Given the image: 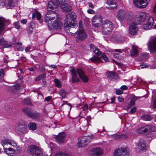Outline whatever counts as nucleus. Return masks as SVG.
Segmentation results:
<instances>
[{
    "mask_svg": "<svg viewBox=\"0 0 156 156\" xmlns=\"http://www.w3.org/2000/svg\"><path fill=\"white\" fill-rule=\"evenodd\" d=\"M52 14H55V16H46L44 17V21L47 24L48 26L50 29L54 28L59 29L63 25L61 21V18L58 17L57 13L52 12Z\"/></svg>",
    "mask_w": 156,
    "mask_h": 156,
    "instance_id": "1",
    "label": "nucleus"
},
{
    "mask_svg": "<svg viewBox=\"0 0 156 156\" xmlns=\"http://www.w3.org/2000/svg\"><path fill=\"white\" fill-rule=\"evenodd\" d=\"M66 18L65 20L64 29L67 33H72L70 32V29L73 28L76 26L77 21L76 15L74 12H71L66 15Z\"/></svg>",
    "mask_w": 156,
    "mask_h": 156,
    "instance_id": "2",
    "label": "nucleus"
},
{
    "mask_svg": "<svg viewBox=\"0 0 156 156\" xmlns=\"http://www.w3.org/2000/svg\"><path fill=\"white\" fill-rule=\"evenodd\" d=\"M72 74V82L73 83H76L79 81L76 75V72L80 77L82 80L83 82H87L88 79V77L86 76L83 71L80 69H77L76 70L73 69L70 70Z\"/></svg>",
    "mask_w": 156,
    "mask_h": 156,
    "instance_id": "3",
    "label": "nucleus"
},
{
    "mask_svg": "<svg viewBox=\"0 0 156 156\" xmlns=\"http://www.w3.org/2000/svg\"><path fill=\"white\" fill-rule=\"evenodd\" d=\"M113 28L112 23L108 20H105L102 26V30L104 34L108 35L110 34Z\"/></svg>",
    "mask_w": 156,
    "mask_h": 156,
    "instance_id": "4",
    "label": "nucleus"
},
{
    "mask_svg": "<svg viewBox=\"0 0 156 156\" xmlns=\"http://www.w3.org/2000/svg\"><path fill=\"white\" fill-rule=\"evenodd\" d=\"M22 111L28 117L35 119H38L40 117V114L39 113L33 111L30 108L26 107L23 108Z\"/></svg>",
    "mask_w": 156,
    "mask_h": 156,
    "instance_id": "5",
    "label": "nucleus"
},
{
    "mask_svg": "<svg viewBox=\"0 0 156 156\" xmlns=\"http://www.w3.org/2000/svg\"><path fill=\"white\" fill-rule=\"evenodd\" d=\"M28 150L33 156H42L43 152L41 149L35 145H31L28 147Z\"/></svg>",
    "mask_w": 156,
    "mask_h": 156,
    "instance_id": "6",
    "label": "nucleus"
},
{
    "mask_svg": "<svg viewBox=\"0 0 156 156\" xmlns=\"http://www.w3.org/2000/svg\"><path fill=\"white\" fill-rule=\"evenodd\" d=\"M16 132L19 134H22L27 132V127L25 123L18 124L15 128Z\"/></svg>",
    "mask_w": 156,
    "mask_h": 156,
    "instance_id": "7",
    "label": "nucleus"
},
{
    "mask_svg": "<svg viewBox=\"0 0 156 156\" xmlns=\"http://www.w3.org/2000/svg\"><path fill=\"white\" fill-rule=\"evenodd\" d=\"M150 0H133L134 5L140 8H145L148 5Z\"/></svg>",
    "mask_w": 156,
    "mask_h": 156,
    "instance_id": "8",
    "label": "nucleus"
},
{
    "mask_svg": "<svg viewBox=\"0 0 156 156\" xmlns=\"http://www.w3.org/2000/svg\"><path fill=\"white\" fill-rule=\"evenodd\" d=\"M148 46L150 52H156V37H153L151 38L148 43Z\"/></svg>",
    "mask_w": 156,
    "mask_h": 156,
    "instance_id": "9",
    "label": "nucleus"
},
{
    "mask_svg": "<svg viewBox=\"0 0 156 156\" xmlns=\"http://www.w3.org/2000/svg\"><path fill=\"white\" fill-rule=\"evenodd\" d=\"M129 153L126 148H122L116 150L113 156H129Z\"/></svg>",
    "mask_w": 156,
    "mask_h": 156,
    "instance_id": "10",
    "label": "nucleus"
},
{
    "mask_svg": "<svg viewBox=\"0 0 156 156\" xmlns=\"http://www.w3.org/2000/svg\"><path fill=\"white\" fill-rule=\"evenodd\" d=\"M90 142V140L87 136H84L81 137L79 139L77 143V147H84L87 145Z\"/></svg>",
    "mask_w": 156,
    "mask_h": 156,
    "instance_id": "11",
    "label": "nucleus"
},
{
    "mask_svg": "<svg viewBox=\"0 0 156 156\" xmlns=\"http://www.w3.org/2000/svg\"><path fill=\"white\" fill-rule=\"evenodd\" d=\"M13 0H0V6L8 9L14 6Z\"/></svg>",
    "mask_w": 156,
    "mask_h": 156,
    "instance_id": "12",
    "label": "nucleus"
},
{
    "mask_svg": "<svg viewBox=\"0 0 156 156\" xmlns=\"http://www.w3.org/2000/svg\"><path fill=\"white\" fill-rule=\"evenodd\" d=\"M102 16L100 15H97L94 16L92 20L93 25L98 28L101 25L102 21Z\"/></svg>",
    "mask_w": 156,
    "mask_h": 156,
    "instance_id": "13",
    "label": "nucleus"
},
{
    "mask_svg": "<svg viewBox=\"0 0 156 156\" xmlns=\"http://www.w3.org/2000/svg\"><path fill=\"white\" fill-rule=\"evenodd\" d=\"M136 25V23L134 22H132L130 25L129 28V32L130 35H133L136 34L138 30Z\"/></svg>",
    "mask_w": 156,
    "mask_h": 156,
    "instance_id": "14",
    "label": "nucleus"
},
{
    "mask_svg": "<svg viewBox=\"0 0 156 156\" xmlns=\"http://www.w3.org/2000/svg\"><path fill=\"white\" fill-rule=\"evenodd\" d=\"M9 23V20H6L3 17H0V34L4 30L5 26Z\"/></svg>",
    "mask_w": 156,
    "mask_h": 156,
    "instance_id": "15",
    "label": "nucleus"
},
{
    "mask_svg": "<svg viewBox=\"0 0 156 156\" xmlns=\"http://www.w3.org/2000/svg\"><path fill=\"white\" fill-rule=\"evenodd\" d=\"M78 34L77 35V39L80 41H82L84 40L87 37V34L84 30H80L77 31Z\"/></svg>",
    "mask_w": 156,
    "mask_h": 156,
    "instance_id": "16",
    "label": "nucleus"
},
{
    "mask_svg": "<svg viewBox=\"0 0 156 156\" xmlns=\"http://www.w3.org/2000/svg\"><path fill=\"white\" fill-rule=\"evenodd\" d=\"M126 12L125 10L122 9L119 10L117 12V19L120 21H122L126 18Z\"/></svg>",
    "mask_w": 156,
    "mask_h": 156,
    "instance_id": "17",
    "label": "nucleus"
},
{
    "mask_svg": "<svg viewBox=\"0 0 156 156\" xmlns=\"http://www.w3.org/2000/svg\"><path fill=\"white\" fill-rule=\"evenodd\" d=\"M58 6H59L56 2L55 0H53L48 2L47 9L48 11H51L57 8Z\"/></svg>",
    "mask_w": 156,
    "mask_h": 156,
    "instance_id": "18",
    "label": "nucleus"
},
{
    "mask_svg": "<svg viewBox=\"0 0 156 156\" xmlns=\"http://www.w3.org/2000/svg\"><path fill=\"white\" fill-rule=\"evenodd\" d=\"M66 135L64 133H59L56 136L55 140L56 141L60 144H62L64 142Z\"/></svg>",
    "mask_w": 156,
    "mask_h": 156,
    "instance_id": "19",
    "label": "nucleus"
},
{
    "mask_svg": "<svg viewBox=\"0 0 156 156\" xmlns=\"http://www.w3.org/2000/svg\"><path fill=\"white\" fill-rule=\"evenodd\" d=\"M103 151L100 148L98 147L93 149L91 151V155L92 156H101L103 154Z\"/></svg>",
    "mask_w": 156,
    "mask_h": 156,
    "instance_id": "20",
    "label": "nucleus"
},
{
    "mask_svg": "<svg viewBox=\"0 0 156 156\" xmlns=\"http://www.w3.org/2000/svg\"><path fill=\"white\" fill-rule=\"evenodd\" d=\"M14 44V43H8V42L5 41L3 38H2L0 40V45L2 46L4 48L11 47Z\"/></svg>",
    "mask_w": 156,
    "mask_h": 156,
    "instance_id": "21",
    "label": "nucleus"
},
{
    "mask_svg": "<svg viewBox=\"0 0 156 156\" xmlns=\"http://www.w3.org/2000/svg\"><path fill=\"white\" fill-rule=\"evenodd\" d=\"M60 109L62 110L63 112L69 114L71 108V107L68 105L63 104L60 107Z\"/></svg>",
    "mask_w": 156,
    "mask_h": 156,
    "instance_id": "22",
    "label": "nucleus"
},
{
    "mask_svg": "<svg viewBox=\"0 0 156 156\" xmlns=\"http://www.w3.org/2000/svg\"><path fill=\"white\" fill-rule=\"evenodd\" d=\"M138 148L141 150H144L146 148V144L144 140L140 139L138 144Z\"/></svg>",
    "mask_w": 156,
    "mask_h": 156,
    "instance_id": "23",
    "label": "nucleus"
},
{
    "mask_svg": "<svg viewBox=\"0 0 156 156\" xmlns=\"http://www.w3.org/2000/svg\"><path fill=\"white\" fill-rule=\"evenodd\" d=\"M62 7V9L63 11L67 12L71 10L72 9V7L69 5L67 4H65L64 2L62 5L60 7Z\"/></svg>",
    "mask_w": 156,
    "mask_h": 156,
    "instance_id": "24",
    "label": "nucleus"
},
{
    "mask_svg": "<svg viewBox=\"0 0 156 156\" xmlns=\"http://www.w3.org/2000/svg\"><path fill=\"white\" fill-rule=\"evenodd\" d=\"M106 3L109 5H115L114 6H110L108 7H107V8L108 9H112L114 8H116L117 7L116 5V2L115 0H107Z\"/></svg>",
    "mask_w": 156,
    "mask_h": 156,
    "instance_id": "25",
    "label": "nucleus"
},
{
    "mask_svg": "<svg viewBox=\"0 0 156 156\" xmlns=\"http://www.w3.org/2000/svg\"><path fill=\"white\" fill-rule=\"evenodd\" d=\"M9 144L11 145L12 146H13V147H17V144L16 143H15L14 141L11 140H10L8 139H5L3 141V144L2 145L3 146H4V145H5V144Z\"/></svg>",
    "mask_w": 156,
    "mask_h": 156,
    "instance_id": "26",
    "label": "nucleus"
},
{
    "mask_svg": "<svg viewBox=\"0 0 156 156\" xmlns=\"http://www.w3.org/2000/svg\"><path fill=\"white\" fill-rule=\"evenodd\" d=\"M152 20L150 19L148 20L147 23L144 24L142 26L143 29L146 30H149L151 28L152 24Z\"/></svg>",
    "mask_w": 156,
    "mask_h": 156,
    "instance_id": "27",
    "label": "nucleus"
},
{
    "mask_svg": "<svg viewBox=\"0 0 156 156\" xmlns=\"http://www.w3.org/2000/svg\"><path fill=\"white\" fill-rule=\"evenodd\" d=\"M90 60L92 62L96 64H98L101 62H102L101 58L96 56H93L92 58H90Z\"/></svg>",
    "mask_w": 156,
    "mask_h": 156,
    "instance_id": "28",
    "label": "nucleus"
},
{
    "mask_svg": "<svg viewBox=\"0 0 156 156\" xmlns=\"http://www.w3.org/2000/svg\"><path fill=\"white\" fill-rule=\"evenodd\" d=\"M138 50L133 45L132 46L131 51H130V55L132 57L136 56L138 55Z\"/></svg>",
    "mask_w": 156,
    "mask_h": 156,
    "instance_id": "29",
    "label": "nucleus"
},
{
    "mask_svg": "<svg viewBox=\"0 0 156 156\" xmlns=\"http://www.w3.org/2000/svg\"><path fill=\"white\" fill-rule=\"evenodd\" d=\"M148 17L146 16L145 13L142 12L140 14L139 17V19L140 21H144L147 19L148 20Z\"/></svg>",
    "mask_w": 156,
    "mask_h": 156,
    "instance_id": "30",
    "label": "nucleus"
},
{
    "mask_svg": "<svg viewBox=\"0 0 156 156\" xmlns=\"http://www.w3.org/2000/svg\"><path fill=\"white\" fill-rule=\"evenodd\" d=\"M118 76V75L113 72H110L108 74V77L110 80H112L115 79Z\"/></svg>",
    "mask_w": 156,
    "mask_h": 156,
    "instance_id": "31",
    "label": "nucleus"
},
{
    "mask_svg": "<svg viewBox=\"0 0 156 156\" xmlns=\"http://www.w3.org/2000/svg\"><path fill=\"white\" fill-rule=\"evenodd\" d=\"M152 127L150 126H147L145 127H143V133H149L153 131V130L152 129Z\"/></svg>",
    "mask_w": 156,
    "mask_h": 156,
    "instance_id": "32",
    "label": "nucleus"
},
{
    "mask_svg": "<svg viewBox=\"0 0 156 156\" xmlns=\"http://www.w3.org/2000/svg\"><path fill=\"white\" fill-rule=\"evenodd\" d=\"M23 104L27 105L30 106L32 105L31 100L28 98H27L24 99L23 102Z\"/></svg>",
    "mask_w": 156,
    "mask_h": 156,
    "instance_id": "33",
    "label": "nucleus"
},
{
    "mask_svg": "<svg viewBox=\"0 0 156 156\" xmlns=\"http://www.w3.org/2000/svg\"><path fill=\"white\" fill-rule=\"evenodd\" d=\"M28 127L30 130H34L37 129V125L35 123L31 122L28 125Z\"/></svg>",
    "mask_w": 156,
    "mask_h": 156,
    "instance_id": "34",
    "label": "nucleus"
},
{
    "mask_svg": "<svg viewBox=\"0 0 156 156\" xmlns=\"http://www.w3.org/2000/svg\"><path fill=\"white\" fill-rule=\"evenodd\" d=\"M141 119L145 121H150L152 119V117L151 115H145L141 117Z\"/></svg>",
    "mask_w": 156,
    "mask_h": 156,
    "instance_id": "35",
    "label": "nucleus"
},
{
    "mask_svg": "<svg viewBox=\"0 0 156 156\" xmlns=\"http://www.w3.org/2000/svg\"><path fill=\"white\" fill-rule=\"evenodd\" d=\"M46 73H44L38 76L36 78L35 80L37 81H39V80L44 79L46 77Z\"/></svg>",
    "mask_w": 156,
    "mask_h": 156,
    "instance_id": "36",
    "label": "nucleus"
},
{
    "mask_svg": "<svg viewBox=\"0 0 156 156\" xmlns=\"http://www.w3.org/2000/svg\"><path fill=\"white\" fill-rule=\"evenodd\" d=\"M93 51L97 55H100L101 54V52L99 51V49L95 47L93 48Z\"/></svg>",
    "mask_w": 156,
    "mask_h": 156,
    "instance_id": "37",
    "label": "nucleus"
},
{
    "mask_svg": "<svg viewBox=\"0 0 156 156\" xmlns=\"http://www.w3.org/2000/svg\"><path fill=\"white\" fill-rule=\"evenodd\" d=\"M54 81L55 83V86L58 87H61V84L60 81L59 80L55 79L54 80Z\"/></svg>",
    "mask_w": 156,
    "mask_h": 156,
    "instance_id": "38",
    "label": "nucleus"
},
{
    "mask_svg": "<svg viewBox=\"0 0 156 156\" xmlns=\"http://www.w3.org/2000/svg\"><path fill=\"white\" fill-rule=\"evenodd\" d=\"M55 156H70L67 154L59 152L55 154Z\"/></svg>",
    "mask_w": 156,
    "mask_h": 156,
    "instance_id": "39",
    "label": "nucleus"
},
{
    "mask_svg": "<svg viewBox=\"0 0 156 156\" xmlns=\"http://www.w3.org/2000/svg\"><path fill=\"white\" fill-rule=\"evenodd\" d=\"M59 94L62 98H65L66 95V93L63 90H61L59 91Z\"/></svg>",
    "mask_w": 156,
    "mask_h": 156,
    "instance_id": "40",
    "label": "nucleus"
},
{
    "mask_svg": "<svg viewBox=\"0 0 156 156\" xmlns=\"http://www.w3.org/2000/svg\"><path fill=\"white\" fill-rule=\"evenodd\" d=\"M134 101L133 100H131V101L129 103L127 106V108L128 109H129L130 107L132 106H133L135 104Z\"/></svg>",
    "mask_w": 156,
    "mask_h": 156,
    "instance_id": "41",
    "label": "nucleus"
},
{
    "mask_svg": "<svg viewBox=\"0 0 156 156\" xmlns=\"http://www.w3.org/2000/svg\"><path fill=\"white\" fill-rule=\"evenodd\" d=\"M101 57L105 62H107L108 60V58L104 53H102L101 54Z\"/></svg>",
    "mask_w": 156,
    "mask_h": 156,
    "instance_id": "42",
    "label": "nucleus"
},
{
    "mask_svg": "<svg viewBox=\"0 0 156 156\" xmlns=\"http://www.w3.org/2000/svg\"><path fill=\"white\" fill-rule=\"evenodd\" d=\"M55 1L57 3H58V5L59 6L62 5L63 4V2H65V0H55Z\"/></svg>",
    "mask_w": 156,
    "mask_h": 156,
    "instance_id": "43",
    "label": "nucleus"
},
{
    "mask_svg": "<svg viewBox=\"0 0 156 156\" xmlns=\"http://www.w3.org/2000/svg\"><path fill=\"white\" fill-rule=\"evenodd\" d=\"M35 14H36V16L38 20H39L41 18V15L40 13L38 12H35Z\"/></svg>",
    "mask_w": 156,
    "mask_h": 156,
    "instance_id": "44",
    "label": "nucleus"
},
{
    "mask_svg": "<svg viewBox=\"0 0 156 156\" xmlns=\"http://www.w3.org/2000/svg\"><path fill=\"white\" fill-rule=\"evenodd\" d=\"M4 75V72L3 69H1L0 70V78H2Z\"/></svg>",
    "mask_w": 156,
    "mask_h": 156,
    "instance_id": "45",
    "label": "nucleus"
},
{
    "mask_svg": "<svg viewBox=\"0 0 156 156\" xmlns=\"http://www.w3.org/2000/svg\"><path fill=\"white\" fill-rule=\"evenodd\" d=\"M14 26L15 28L17 29H19L20 27V26L17 22H16L14 23Z\"/></svg>",
    "mask_w": 156,
    "mask_h": 156,
    "instance_id": "46",
    "label": "nucleus"
},
{
    "mask_svg": "<svg viewBox=\"0 0 156 156\" xmlns=\"http://www.w3.org/2000/svg\"><path fill=\"white\" fill-rule=\"evenodd\" d=\"M123 93V91L120 89H118L116 90V94H120Z\"/></svg>",
    "mask_w": 156,
    "mask_h": 156,
    "instance_id": "47",
    "label": "nucleus"
},
{
    "mask_svg": "<svg viewBox=\"0 0 156 156\" xmlns=\"http://www.w3.org/2000/svg\"><path fill=\"white\" fill-rule=\"evenodd\" d=\"M148 66L147 65V64H144L140 66V67H141V69L146 68Z\"/></svg>",
    "mask_w": 156,
    "mask_h": 156,
    "instance_id": "48",
    "label": "nucleus"
},
{
    "mask_svg": "<svg viewBox=\"0 0 156 156\" xmlns=\"http://www.w3.org/2000/svg\"><path fill=\"white\" fill-rule=\"evenodd\" d=\"M87 12L88 13L91 14H94L95 13V12L91 9H89L87 10Z\"/></svg>",
    "mask_w": 156,
    "mask_h": 156,
    "instance_id": "49",
    "label": "nucleus"
},
{
    "mask_svg": "<svg viewBox=\"0 0 156 156\" xmlns=\"http://www.w3.org/2000/svg\"><path fill=\"white\" fill-rule=\"evenodd\" d=\"M119 101L120 102H122L124 101V99L121 96H119L118 97Z\"/></svg>",
    "mask_w": 156,
    "mask_h": 156,
    "instance_id": "50",
    "label": "nucleus"
},
{
    "mask_svg": "<svg viewBox=\"0 0 156 156\" xmlns=\"http://www.w3.org/2000/svg\"><path fill=\"white\" fill-rule=\"evenodd\" d=\"M144 130L143 129V127H141L140 128V129H138V132L139 133H144L143 131Z\"/></svg>",
    "mask_w": 156,
    "mask_h": 156,
    "instance_id": "51",
    "label": "nucleus"
},
{
    "mask_svg": "<svg viewBox=\"0 0 156 156\" xmlns=\"http://www.w3.org/2000/svg\"><path fill=\"white\" fill-rule=\"evenodd\" d=\"M136 111V108H132L130 111L131 114H133Z\"/></svg>",
    "mask_w": 156,
    "mask_h": 156,
    "instance_id": "52",
    "label": "nucleus"
},
{
    "mask_svg": "<svg viewBox=\"0 0 156 156\" xmlns=\"http://www.w3.org/2000/svg\"><path fill=\"white\" fill-rule=\"evenodd\" d=\"M51 97L48 96V97H46L45 98V100L47 102H48L49 101H50V100L51 99Z\"/></svg>",
    "mask_w": 156,
    "mask_h": 156,
    "instance_id": "53",
    "label": "nucleus"
},
{
    "mask_svg": "<svg viewBox=\"0 0 156 156\" xmlns=\"http://www.w3.org/2000/svg\"><path fill=\"white\" fill-rule=\"evenodd\" d=\"M20 87V85L19 84H16L14 86L15 88L17 90H18L19 89Z\"/></svg>",
    "mask_w": 156,
    "mask_h": 156,
    "instance_id": "54",
    "label": "nucleus"
},
{
    "mask_svg": "<svg viewBox=\"0 0 156 156\" xmlns=\"http://www.w3.org/2000/svg\"><path fill=\"white\" fill-rule=\"evenodd\" d=\"M127 88H128V87H127V86L126 85H123V86H122L120 88L121 89L124 90H126L127 89Z\"/></svg>",
    "mask_w": 156,
    "mask_h": 156,
    "instance_id": "55",
    "label": "nucleus"
},
{
    "mask_svg": "<svg viewBox=\"0 0 156 156\" xmlns=\"http://www.w3.org/2000/svg\"><path fill=\"white\" fill-rule=\"evenodd\" d=\"M137 99V98L135 96H133L132 97V99L131 100H133L134 101V102Z\"/></svg>",
    "mask_w": 156,
    "mask_h": 156,
    "instance_id": "56",
    "label": "nucleus"
},
{
    "mask_svg": "<svg viewBox=\"0 0 156 156\" xmlns=\"http://www.w3.org/2000/svg\"><path fill=\"white\" fill-rule=\"evenodd\" d=\"M18 49L20 51H23V48L22 47H17Z\"/></svg>",
    "mask_w": 156,
    "mask_h": 156,
    "instance_id": "57",
    "label": "nucleus"
},
{
    "mask_svg": "<svg viewBox=\"0 0 156 156\" xmlns=\"http://www.w3.org/2000/svg\"><path fill=\"white\" fill-rule=\"evenodd\" d=\"M88 109V105H85L83 108V110L84 111L87 110Z\"/></svg>",
    "mask_w": 156,
    "mask_h": 156,
    "instance_id": "58",
    "label": "nucleus"
},
{
    "mask_svg": "<svg viewBox=\"0 0 156 156\" xmlns=\"http://www.w3.org/2000/svg\"><path fill=\"white\" fill-rule=\"evenodd\" d=\"M27 20H23L21 21V22L23 24H26L27 22Z\"/></svg>",
    "mask_w": 156,
    "mask_h": 156,
    "instance_id": "59",
    "label": "nucleus"
},
{
    "mask_svg": "<svg viewBox=\"0 0 156 156\" xmlns=\"http://www.w3.org/2000/svg\"><path fill=\"white\" fill-rule=\"evenodd\" d=\"M88 4L89 6L91 7V8L93 9L94 8V6H93V4L92 3H89Z\"/></svg>",
    "mask_w": 156,
    "mask_h": 156,
    "instance_id": "60",
    "label": "nucleus"
},
{
    "mask_svg": "<svg viewBox=\"0 0 156 156\" xmlns=\"http://www.w3.org/2000/svg\"><path fill=\"white\" fill-rule=\"evenodd\" d=\"M87 137L89 139V138H90L91 139H93L94 138V136L93 135H90V136L88 135Z\"/></svg>",
    "mask_w": 156,
    "mask_h": 156,
    "instance_id": "61",
    "label": "nucleus"
},
{
    "mask_svg": "<svg viewBox=\"0 0 156 156\" xmlns=\"http://www.w3.org/2000/svg\"><path fill=\"white\" fill-rule=\"evenodd\" d=\"M30 49V47H27V48L25 49V50L27 52L29 51Z\"/></svg>",
    "mask_w": 156,
    "mask_h": 156,
    "instance_id": "62",
    "label": "nucleus"
},
{
    "mask_svg": "<svg viewBox=\"0 0 156 156\" xmlns=\"http://www.w3.org/2000/svg\"><path fill=\"white\" fill-rule=\"evenodd\" d=\"M28 70L30 71H34V68L33 67H31L29 68Z\"/></svg>",
    "mask_w": 156,
    "mask_h": 156,
    "instance_id": "63",
    "label": "nucleus"
},
{
    "mask_svg": "<svg viewBox=\"0 0 156 156\" xmlns=\"http://www.w3.org/2000/svg\"><path fill=\"white\" fill-rule=\"evenodd\" d=\"M153 106L154 108H156V99L154 101Z\"/></svg>",
    "mask_w": 156,
    "mask_h": 156,
    "instance_id": "64",
    "label": "nucleus"
}]
</instances>
